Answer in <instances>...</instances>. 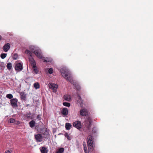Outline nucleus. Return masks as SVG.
Returning <instances> with one entry per match:
<instances>
[{
	"label": "nucleus",
	"instance_id": "c9c22d12",
	"mask_svg": "<svg viewBox=\"0 0 153 153\" xmlns=\"http://www.w3.org/2000/svg\"><path fill=\"white\" fill-rule=\"evenodd\" d=\"M6 67H12L11 63L10 62H8L7 64Z\"/></svg>",
	"mask_w": 153,
	"mask_h": 153
},
{
	"label": "nucleus",
	"instance_id": "a211bd4d",
	"mask_svg": "<svg viewBox=\"0 0 153 153\" xmlns=\"http://www.w3.org/2000/svg\"><path fill=\"white\" fill-rule=\"evenodd\" d=\"M20 96L21 98L24 100H25L26 99V95L23 92H22L20 93Z\"/></svg>",
	"mask_w": 153,
	"mask_h": 153
},
{
	"label": "nucleus",
	"instance_id": "aec40b11",
	"mask_svg": "<svg viewBox=\"0 0 153 153\" xmlns=\"http://www.w3.org/2000/svg\"><path fill=\"white\" fill-rule=\"evenodd\" d=\"M33 86L34 88L36 89L39 88L40 87L39 84V83L37 82L34 83Z\"/></svg>",
	"mask_w": 153,
	"mask_h": 153
},
{
	"label": "nucleus",
	"instance_id": "ea45409f",
	"mask_svg": "<svg viewBox=\"0 0 153 153\" xmlns=\"http://www.w3.org/2000/svg\"><path fill=\"white\" fill-rule=\"evenodd\" d=\"M7 68L9 70H10L11 69V68L9 67V68Z\"/></svg>",
	"mask_w": 153,
	"mask_h": 153
},
{
	"label": "nucleus",
	"instance_id": "423d86ee",
	"mask_svg": "<svg viewBox=\"0 0 153 153\" xmlns=\"http://www.w3.org/2000/svg\"><path fill=\"white\" fill-rule=\"evenodd\" d=\"M18 101V100L16 98L12 99L10 100V103L11 105L13 108L17 107L18 106L17 104Z\"/></svg>",
	"mask_w": 153,
	"mask_h": 153
},
{
	"label": "nucleus",
	"instance_id": "58836bf2",
	"mask_svg": "<svg viewBox=\"0 0 153 153\" xmlns=\"http://www.w3.org/2000/svg\"><path fill=\"white\" fill-rule=\"evenodd\" d=\"M2 39V37L0 35V41H1Z\"/></svg>",
	"mask_w": 153,
	"mask_h": 153
},
{
	"label": "nucleus",
	"instance_id": "20e7f679",
	"mask_svg": "<svg viewBox=\"0 0 153 153\" xmlns=\"http://www.w3.org/2000/svg\"><path fill=\"white\" fill-rule=\"evenodd\" d=\"M73 126L78 129L80 130L82 128V123L80 121L77 120L73 123Z\"/></svg>",
	"mask_w": 153,
	"mask_h": 153
},
{
	"label": "nucleus",
	"instance_id": "2f4dec72",
	"mask_svg": "<svg viewBox=\"0 0 153 153\" xmlns=\"http://www.w3.org/2000/svg\"><path fill=\"white\" fill-rule=\"evenodd\" d=\"M97 129L96 128H94L92 130V133L93 134L97 133Z\"/></svg>",
	"mask_w": 153,
	"mask_h": 153
},
{
	"label": "nucleus",
	"instance_id": "4c0bfd02",
	"mask_svg": "<svg viewBox=\"0 0 153 153\" xmlns=\"http://www.w3.org/2000/svg\"><path fill=\"white\" fill-rule=\"evenodd\" d=\"M5 153H11V152L9 150H8L7 151H6Z\"/></svg>",
	"mask_w": 153,
	"mask_h": 153
},
{
	"label": "nucleus",
	"instance_id": "f704fd0d",
	"mask_svg": "<svg viewBox=\"0 0 153 153\" xmlns=\"http://www.w3.org/2000/svg\"><path fill=\"white\" fill-rule=\"evenodd\" d=\"M48 73L50 74H51L53 73V69L51 68H49L48 71Z\"/></svg>",
	"mask_w": 153,
	"mask_h": 153
},
{
	"label": "nucleus",
	"instance_id": "412c9836",
	"mask_svg": "<svg viewBox=\"0 0 153 153\" xmlns=\"http://www.w3.org/2000/svg\"><path fill=\"white\" fill-rule=\"evenodd\" d=\"M42 134H43V135L45 136V137H47L49 134L48 132L46 130H45V132H44V130H43L42 131Z\"/></svg>",
	"mask_w": 153,
	"mask_h": 153
},
{
	"label": "nucleus",
	"instance_id": "1a4fd4ad",
	"mask_svg": "<svg viewBox=\"0 0 153 153\" xmlns=\"http://www.w3.org/2000/svg\"><path fill=\"white\" fill-rule=\"evenodd\" d=\"M35 138L37 142H40L42 141L43 137L41 134H38L35 135Z\"/></svg>",
	"mask_w": 153,
	"mask_h": 153
},
{
	"label": "nucleus",
	"instance_id": "9b49d317",
	"mask_svg": "<svg viewBox=\"0 0 153 153\" xmlns=\"http://www.w3.org/2000/svg\"><path fill=\"white\" fill-rule=\"evenodd\" d=\"M29 61L32 67H36L35 61L32 57H29Z\"/></svg>",
	"mask_w": 153,
	"mask_h": 153
},
{
	"label": "nucleus",
	"instance_id": "4be33fe9",
	"mask_svg": "<svg viewBox=\"0 0 153 153\" xmlns=\"http://www.w3.org/2000/svg\"><path fill=\"white\" fill-rule=\"evenodd\" d=\"M64 151V149L63 148L59 149L57 151H56V153H62Z\"/></svg>",
	"mask_w": 153,
	"mask_h": 153
},
{
	"label": "nucleus",
	"instance_id": "7ed1b4c3",
	"mask_svg": "<svg viewBox=\"0 0 153 153\" xmlns=\"http://www.w3.org/2000/svg\"><path fill=\"white\" fill-rule=\"evenodd\" d=\"M94 138L91 135H89L87 138V142L88 151L86 146L83 144L84 149L85 153H88L89 151H92L93 149Z\"/></svg>",
	"mask_w": 153,
	"mask_h": 153
},
{
	"label": "nucleus",
	"instance_id": "e433bc0d",
	"mask_svg": "<svg viewBox=\"0 0 153 153\" xmlns=\"http://www.w3.org/2000/svg\"><path fill=\"white\" fill-rule=\"evenodd\" d=\"M41 115H38L37 116V118L39 120H40L41 119Z\"/></svg>",
	"mask_w": 153,
	"mask_h": 153
},
{
	"label": "nucleus",
	"instance_id": "cd10ccee",
	"mask_svg": "<svg viewBox=\"0 0 153 153\" xmlns=\"http://www.w3.org/2000/svg\"><path fill=\"white\" fill-rule=\"evenodd\" d=\"M65 136L66 137L67 139L68 140H71V137H70L69 136V135L67 133H66L65 134Z\"/></svg>",
	"mask_w": 153,
	"mask_h": 153
},
{
	"label": "nucleus",
	"instance_id": "72a5a7b5",
	"mask_svg": "<svg viewBox=\"0 0 153 153\" xmlns=\"http://www.w3.org/2000/svg\"><path fill=\"white\" fill-rule=\"evenodd\" d=\"M9 121L11 123H13L15 122V120L13 118H10L9 120Z\"/></svg>",
	"mask_w": 153,
	"mask_h": 153
},
{
	"label": "nucleus",
	"instance_id": "b1692460",
	"mask_svg": "<svg viewBox=\"0 0 153 153\" xmlns=\"http://www.w3.org/2000/svg\"><path fill=\"white\" fill-rule=\"evenodd\" d=\"M25 116L27 119L30 118L31 117V113L29 112L25 114Z\"/></svg>",
	"mask_w": 153,
	"mask_h": 153
},
{
	"label": "nucleus",
	"instance_id": "5701e85b",
	"mask_svg": "<svg viewBox=\"0 0 153 153\" xmlns=\"http://www.w3.org/2000/svg\"><path fill=\"white\" fill-rule=\"evenodd\" d=\"M25 53L26 54H27L29 55L30 56V57H32V53L29 50H26L25 51Z\"/></svg>",
	"mask_w": 153,
	"mask_h": 153
},
{
	"label": "nucleus",
	"instance_id": "f03ea898",
	"mask_svg": "<svg viewBox=\"0 0 153 153\" xmlns=\"http://www.w3.org/2000/svg\"><path fill=\"white\" fill-rule=\"evenodd\" d=\"M60 72L62 76L67 80L73 84L76 90L78 91L80 90V87L78 84L76 82H73L72 76L69 70L62 68L60 69Z\"/></svg>",
	"mask_w": 153,
	"mask_h": 153
},
{
	"label": "nucleus",
	"instance_id": "c85d7f7f",
	"mask_svg": "<svg viewBox=\"0 0 153 153\" xmlns=\"http://www.w3.org/2000/svg\"><path fill=\"white\" fill-rule=\"evenodd\" d=\"M7 54L6 53H2L1 54V57L2 59H4L7 56Z\"/></svg>",
	"mask_w": 153,
	"mask_h": 153
},
{
	"label": "nucleus",
	"instance_id": "4468645a",
	"mask_svg": "<svg viewBox=\"0 0 153 153\" xmlns=\"http://www.w3.org/2000/svg\"><path fill=\"white\" fill-rule=\"evenodd\" d=\"M71 126L72 125L70 123H66L65 124V128L67 130H69L71 129Z\"/></svg>",
	"mask_w": 153,
	"mask_h": 153
},
{
	"label": "nucleus",
	"instance_id": "ddd939ff",
	"mask_svg": "<svg viewBox=\"0 0 153 153\" xmlns=\"http://www.w3.org/2000/svg\"><path fill=\"white\" fill-rule=\"evenodd\" d=\"M76 95L78 98V99L77 100V102L80 104V106L82 107V101L81 97L80 96L79 93L78 92H77L76 93Z\"/></svg>",
	"mask_w": 153,
	"mask_h": 153
},
{
	"label": "nucleus",
	"instance_id": "6ab92c4d",
	"mask_svg": "<svg viewBox=\"0 0 153 153\" xmlns=\"http://www.w3.org/2000/svg\"><path fill=\"white\" fill-rule=\"evenodd\" d=\"M38 48H36L34 46H30V49L32 52L34 53L35 51V50H37Z\"/></svg>",
	"mask_w": 153,
	"mask_h": 153
},
{
	"label": "nucleus",
	"instance_id": "393cba45",
	"mask_svg": "<svg viewBox=\"0 0 153 153\" xmlns=\"http://www.w3.org/2000/svg\"><path fill=\"white\" fill-rule=\"evenodd\" d=\"M38 68H33V70L34 72L36 74H37L39 71Z\"/></svg>",
	"mask_w": 153,
	"mask_h": 153
},
{
	"label": "nucleus",
	"instance_id": "2eb2a0df",
	"mask_svg": "<svg viewBox=\"0 0 153 153\" xmlns=\"http://www.w3.org/2000/svg\"><path fill=\"white\" fill-rule=\"evenodd\" d=\"M71 96L69 95H66L64 96V98L65 100L68 101H70L71 100Z\"/></svg>",
	"mask_w": 153,
	"mask_h": 153
},
{
	"label": "nucleus",
	"instance_id": "f257e3e1",
	"mask_svg": "<svg viewBox=\"0 0 153 153\" xmlns=\"http://www.w3.org/2000/svg\"><path fill=\"white\" fill-rule=\"evenodd\" d=\"M80 109L79 113L80 115L82 116H86L85 121V127L83 128L84 131L87 133L91 131V128L92 120L90 117L87 115L88 114L87 109L85 107H82Z\"/></svg>",
	"mask_w": 153,
	"mask_h": 153
},
{
	"label": "nucleus",
	"instance_id": "473e14b6",
	"mask_svg": "<svg viewBox=\"0 0 153 153\" xmlns=\"http://www.w3.org/2000/svg\"><path fill=\"white\" fill-rule=\"evenodd\" d=\"M18 58V55L17 54H14L13 56V58L14 59H16Z\"/></svg>",
	"mask_w": 153,
	"mask_h": 153
},
{
	"label": "nucleus",
	"instance_id": "6e6552de",
	"mask_svg": "<svg viewBox=\"0 0 153 153\" xmlns=\"http://www.w3.org/2000/svg\"><path fill=\"white\" fill-rule=\"evenodd\" d=\"M68 109L67 108H64L61 111V113L63 117H65L68 114Z\"/></svg>",
	"mask_w": 153,
	"mask_h": 153
},
{
	"label": "nucleus",
	"instance_id": "c756f323",
	"mask_svg": "<svg viewBox=\"0 0 153 153\" xmlns=\"http://www.w3.org/2000/svg\"><path fill=\"white\" fill-rule=\"evenodd\" d=\"M6 97L9 99H11L13 97V96L11 94H8L7 95Z\"/></svg>",
	"mask_w": 153,
	"mask_h": 153
},
{
	"label": "nucleus",
	"instance_id": "7c9ffc66",
	"mask_svg": "<svg viewBox=\"0 0 153 153\" xmlns=\"http://www.w3.org/2000/svg\"><path fill=\"white\" fill-rule=\"evenodd\" d=\"M63 105L69 107L70 106V104L69 103L65 102L63 103Z\"/></svg>",
	"mask_w": 153,
	"mask_h": 153
},
{
	"label": "nucleus",
	"instance_id": "a878e982",
	"mask_svg": "<svg viewBox=\"0 0 153 153\" xmlns=\"http://www.w3.org/2000/svg\"><path fill=\"white\" fill-rule=\"evenodd\" d=\"M22 66H23V65H22V63H16L15 67H22Z\"/></svg>",
	"mask_w": 153,
	"mask_h": 153
},
{
	"label": "nucleus",
	"instance_id": "dca6fc26",
	"mask_svg": "<svg viewBox=\"0 0 153 153\" xmlns=\"http://www.w3.org/2000/svg\"><path fill=\"white\" fill-rule=\"evenodd\" d=\"M40 150L41 153H47V149L44 147L40 148Z\"/></svg>",
	"mask_w": 153,
	"mask_h": 153
},
{
	"label": "nucleus",
	"instance_id": "9d476101",
	"mask_svg": "<svg viewBox=\"0 0 153 153\" xmlns=\"http://www.w3.org/2000/svg\"><path fill=\"white\" fill-rule=\"evenodd\" d=\"M10 48V45L9 43H7L4 45L3 48V49L5 52H7Z\"/></svg>",
	"mask_w": 153,
	"mask_h": 153
},
{
	"label": "nucleus",
	"instance_id": "f8f14e48",
	"mask_svg": "<svg viewBox=\"0 0 153 153\" xmlns=\"http://www.w3.org/2000/svg\"><path fill=\"white\" fill-rule=\"evenodd\" d=\"M43 61L45 62H51L53 61L52 59L50 57H44L42 59Z\"/></svg>",
	"mask_w": 153,
	"mask_h": 153
},
{
	"label": "nucleus",
	"instance_id": "39448f33",
	"mask_svg": "<svg viewBox=\"0 0 153 153\" xmlns=\"http://www.w3.org/2000/svg\"><path fill=\"white\" fill-rule=\"evenodd\" d=\"M49 87L51 89L53 90V91L55 92L58 87V85L54 83H50L48 85Z\"/></svg>",
	"mask_w": 153,
	"mask_h": 153
},
{
	"label": "nucleus",
	"instance_id": "0eeeda50",
	"mask_svg": "<svg viewBox=\"0 0 153 153\" xmlns=\"http://www.w3.org/2000/svg\"><path fill=\"white\" fill-rule=\"evenodd\" d=\"M34 53L39 58L41 59L42 58V56L41 50L39 48L35 50Z\"/></svg>",
	"mask_w": 153,
	"mask_h": 153
},
{
	"label": "nucleus",
	"instance_id": "f3484780",
	"mask_svg": "<svg viewBox=\"0 0 153 153\" xmlns=\"http://www.w3.org/2000/svg\"><path fill=\"white\" fill-rule=\"evenodd\" d=\"M35 122L33 120L30 122L29 124L30 127L33 128L35 126Z\"/></svg>",
	"mask_w": 153,
	"mask_h": 153
},
{
	"label": "nucleus",
	"instance_id": "bb28decb",
	"mask_svg": "<svg viewBox=\"0 0 153 153\" xmlns=\"http://www.w3.org/2000/svg\"><path fill=\"white\" fill-rule=\"evenodd\" d=\"M23 68H15V70L17 72L21 71Z\"/></svg>",
	"mask_w": 153,
	"mask_h": 153
}]
</instances>
